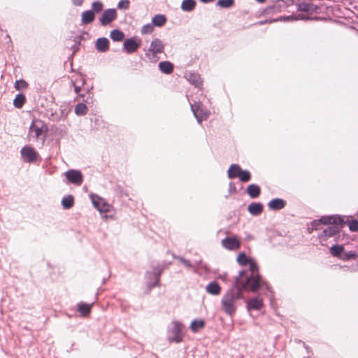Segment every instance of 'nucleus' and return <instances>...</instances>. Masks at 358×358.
<instances>
[{
    "label": "nucleus",
    "mask_w": 358,
    "mask_h": 358,
    "mask_svg": "<svg viewBox=\"0 0 358 358\" xmlns=\"http://www.w3.org/2000/svg\"><path fill=\"white\" fill-rule=\"evenodd\" d=\"M245 289V285H241L236 280L232 287L223 295L221 308L227 315L232 317L235 314L238 301L243 297V291Z\"/></svg>",
    "instance_id": "1"
},
{
    "label": "nucleus",
    "mask_w": 358,
    "mask_h": 358,
    "mask_svg": "<svg viewBox=\"0 0 358 358\" xmlns=\"http://www.w3.org/2000/svg\"><path fill=\"white\" fill-rule=\"evenodd\" d=\"M343 223V220L341 217L337 215L322 216L317 220H314L311 223L312 230L320 229V226L322 224H329V226L323 229L322 234L320 235V238H328L338 234L341 231Z\"/></svg>",
    "instance_id": "2"
},
{
    "label": "nucleus",
    "mask_w": 358,
    "mask_h": 358,
    "mask_svg": "<svg viewBox=\"0 0 358 358\" xmlns=\"http://www.w3.org/2000/svg\"><path fill=\"white\" fill-rule=\"evenodd\" d=\"M248 264H249L251 275L247 278L246 280L241 285H245V288H249L252 292H256L260 287L269 290L268 284L258 273L257 262L251 259Z\"/></svg>",
    "instance_id": "3"
},
{
    "label": "nucleus",
    "mask_w": 358,
    "mask_h": 358,
    "mask_svg": "<svg viewBox=\"0 0 358 358\" xmlns=\"http://www.w3.org/2000/svg\"><path fill=\"white\" fill-rule=\"evenodd\" d=\"M48 130V127L43 121L39 119H34L29 129L28 137L30 139L33 138L34 141L41 139L44 142Z\"/></svg>",
    "instance_id": "4"
},
{
    "label": "nucleus",
    "mask_w": 358,
    "mask_h": 358,
    "mask_svg": "<svg viewBox=\"0 0 358 358\" xmlns=\"http://www.w3.org/2000/svg\"><path fill=\"white\" fill-rule=\"evenodd\" d=\"M228 178L233 179L238 178L241 182H245L250 180V173L247 170H242L238 164H231L227 171Z\"/></svg>",
    "instance_id": "5"
},
{
    "label": "nucleus",
    "mask_w": 358,
    "mask_h": 358,
    "mask_svg": "<svg viewBox=\"0 0 358 358\" xmlns=\"http://www.w3.org/2000/svg\"><path fill=\"white\" fill-rule=\"evenodd\" d=\"M183 325L178 321H173L168 329V338L170 341L180 343L182 340Z\"/></svg>",
    "instance_id": "6"
},
{
    "label": "nucleus",
    "mask_w": 358,
    "mask_h": 358,
    "mask_svg": "<svg viewBox=\"0 0 358 358\" xmlns=\"http://www.w3.org/2000/svg\"><path fill=\"white\" fill-rule=\"evenodd\" d=\"M164 45L159 38H155L150 43V48L145 53L146 57L151 62H157V54L164 52Z\"/></svg>",
    "instance_id": "7"
},
{
    "label": "nucleus",
    "mask_w": 358,
    "mask_h": 358,
    "mask_svg": "<svg viewBox=\"0 0 358 358\" xmlns=\"http://www.w3.org/2000/svg\"><path fill=\"white\" fill-rule=\"evenodd\" d=\"M191 110L192 111L195 118L199 124H201L203 120H206L210 115V111L201 108V102H195L190 104Z\"/></svg>",
    "instance_id": "8"
},
{
    "label": "nucleus",
    "mask_w": 358,
    "mask_h": 358,
    "mask_svg": "<svg viewBox=\"0 0 358 358\" xmlns=\"http://www.w3.org/2000/svg\"><path fill=\"white\" fill-rule=\"evenodd\" d=\"M20 154L23 161L28 163L34 162L39 157L38 152L29 145L23 147L20 150Z\"/></svg>",
    "instance_id": "9"
},
{
    "label": "nucleus",
    "mask_w": 358,
    "mask_h": 358,
    "mask_svg": "<svg viewBox=\"0 0 358 358\" xmlns=\"http://www.w3.org/2000/svg\"><path fill=\"white\" fill-rule=\"evenodd\" d=\"M66 179L69 183L80 185L83 181V176L80 171L70 169L64 173Z\"/></svg>",
    "instance_id": "10"
},
{
    "label": "nucleus",
    "mask_w": 358,
    "mask_h": 358,
    "mask_svg": "<svg viewBox=\"0 0 358 358\" xmlns=\"http://www.w3.org/2000/svg\"><path fill=\"white\" fill-rule=\"evenodd\" d=\"M92 204L99 212L107 213L109 211L110 206L106 201L99 196L91 194L90 195Z\"/></svg>",
    "instance_id": "11"
},
{
    "label": "nucleus",
    "mask_w": 358,
    "mask_h": 358,
    "mask_svg": "<svg viewBox=\"0 0 358 358\" xmlns=\"http://www.w3.org/2000/svg\"><path fill=\"white\" fill-rule=\"evenodd\" d=\"M117 18V12L115 8L105 10L99 18L101 25L106 26Z\"/></svg>",
    "instance_id": "12"
},
{
    "label": "nucleus",
    "mask_w": 358,
    "mask_h": 358,
    "mask_svg": "<svg viewBox=\"0 0 358 358\" xmlns=\"http://www.w3.org/2000/svg\"><path fill=\"white\" fill-rule=\"evenodd\" d=\"M141 41L135 38H127L123 43V50L128 54L135 52L140 47Z\"/></svg>",
    "instance_id": "13"
},
{
    "label": "nucleus",
    "mask_w": 358,
    "mask_h": 358,
    "mask_svg": "<svg viewBox=\"0 0 358 358\" xmlns=\"http://www.w3.org/2000/svg\"><path fill=\"white\" fill-rule=\"evenodd\" d=\"M222 246L229 250H235L240 248V241L236 237H228L222 241Z\"/></svg>",
    "instance_id": "14"
},
{
    "label": "nucleus",
    "mask_w": 358,
    "mask_h": 358,
    "mask_svg": "<svg viewBox=\"0 0 358 358\" xmlns=\"http://www.w3.org/2000/svg\"><path fill=\"white\" fill-rule=\"evenodd\" d=\"M95 47L99 52H105L108 50L109 41L107 38H99L96 43Z\"/></svg>",
    "instance_id": "15"
},
{
    "label": "nucleus",
    "mask_w": 358,
    "mask_h": 358,
    "mask_svg": "<svg viewBox=\"0 0 358 358\" xmlns=\"http://www.w3.org/2000/svg\"><path fill=\"white\" fill-rule=\"evenodd\" d=\"M285 206V201L279 198L273 199L268 203V207L272 210H278Z\"/></svg>",
    "instance_id": "16"
},
{
    "label": "nucleus",
    "mask_w": 358,
    "mask_h": 358,
    "mask_svg": "<svg viewBox=\"0 0 358 358\" xmlns=\"http://www.w3.org/2000/svg\"><path fill=\"white\" fill-rule=\"evenodd\" d=\"M206 291L209 294L217 296L220 294L221 287L217 282L213 281L206 285Z\"/></svg>",
    "instance_id": "17"
},
{
    "label": "nucleus",
    "mask_w": 358,
    "mask_h": 358,
    "mask_svg": "<svg viewBox=\"0 0 358 358\" xmlns=\"http://www.w3.org/2000/svg\"><path fill=\"white\" fill-rule=\"evenodd\" d=\"M248 210L252 215L257 216L262 213L263 205L259 202H253L248 206Z\"/></svg>",
    "instance_id": "18"
},
{
    "label": "nucleus",
    "mask_w": 358,
    "mask_h": 358,
    "mask_svg": "<svg viewBox=\"0 0 358 358\" xmlns=\"http://www.w3.org/2000/svg\"><path fill=\"white\" fill-rule=\"evenodd\" d=\"M262 306V299L259 297L252 298L247 301L248 310H259Z\"/></svg>",
    "instance_id": "19"
},
{
    "label": "nucleus",
    "mask_w": 358,
    "mask_h": 358,
    "mask_svg": "<svg viewBox=\"0 0 358 358\" xmlns=\"http://www.w3.org/2000/svg\"><path fill=\"white\" fill-rule=\"evenodd\" d=\"M95 18L94 12L91 10L83 11L81 14V22L83 24L92 23Z\"/></svg>",
    "instance_id": "20"
},
{
    "label": "nucleus",
    "mask_w": 358,
    "mask_h": 358,
    "mask_svg": "<svg viewBox=\"0 0 358 358\" xmlns=\"http://www.w3.org/2000/svg\"><path fill=\"white\" fill-rule=\"evenodd\" d=\"M162 269H161V268H155V269H154L152 273H147L146 275H147L148 277V275H153V276L155 278V282H150L148 283V287L150 289L159 285V276L162 274Z\"/></svg>",
    "instance_id": "21"
},
{
    "label": "nucleus",
    "mask_w": 358,
    "mask_h": 358,
    "mask_svg": "<svg viewBox=\"0 0 358 358\" xmlns=\"http://www.w3.org/2000/svg\"><path fill=\"white\" fill-rule=\"evenodd\" d=\"M196 5L195 0H183L180 8L184 12H191L194 10Z\"/></svg>",
    "instance_id": "22"
},
{
    "label": "nucleus",
    "mask_w": 358,
    "mask_h": 358,
    "mask_svg": "<svg viewBox=\"0 0 358 358\" xmlns=\"http://www.w3.org/2000/svg\"><path fill=\"white\" fill-rule=\"evenodd\" d=\"M260 187L257 185L251 184L247 187V193L252 199L258 197L260 194Z\"/></svg>",
    "instance_id": "23"
},
{
    "label": "nucleus",
    "mask_w": 358,
    "mask_h": 358,
    "mask_svg": "<svg viewBox=\"0 0 358 358\" xmlns=\"http://www.w3.org/2000/svg\"><path fill=\"white\" fill-rule=\"evenodd\" d=\"M159 70L166 74H170L173 71V65L168 61L161 62L159 64Z\"/></svg>",
    "instance_id": "24"
},
{
    "label": "nucleus",
    "mask_w": 358,
    "mask_h": 358,
    "mask_svg": "<svg viewBox=\"0 0 358 358\" xmlns=\"http://www.w3.org/2000/svg\"><path fill=\"white\" fill-rule=\"evenodd\" d=\"M93 303L87 304L84 303H80L78 304V310L80 315L83 317H87L90 315Z\"/></svg>",
    "instance_id": "25"
},
{
    "label": "nucleus",
    "mask_w": 358,
    "mask_h": 358,
    "mask_svg": "<svg viewBox=\"0 0 358 358\" xmlns=\"http://www.w3.org/2000/svg\"><path fill=\"white\" fill-rule=\"evenodd\" d=\"M166 22V17L164 15H155L152 19L153 26L162 27Z\"/></svg>",
    "instance_id": "26"
},
{
    "label": "nucleus",
    "mask_w": 358,
    "mask_h": 358,
    "mask_svg": "<svg viewBox=\"0 0 358 358\" xmlns=\"http://www.w3.org/2000/svg\"><path fill=\"white\" fill-rule=\"evenodd\" d=\"M188 80L196 87H201L202 85V80L200 76L197 73H192L188 76Z\"/></svg>",
    "instance_id": "27"
},
{
    "label": "nucleus",
    "mask_w": 358,
    "mask_h": 358,
    "mask_svg": "<svg viewBox=\"0 0 358 358\" xmlns=\"http://www.w3.org/2000/svg\"><path fill=\"white\" fill-rule=\"evenodd\" d=\"M205 325L203 320H194L190 324V329L192 332H197L203 329Z\"/></svg>",
    "instance_id": "28"
},
{
    "label": "nucleus",
    "mask_w": 358,
    "mask_h": 358,
    "mask_svg": "<svg viewBox=\"0 0 358 358\" xmlns=\"http://www.w3.org/2000/svg\"><path fill=\"white\" fill-rule=\"evenodd\" d=\"M110 36L113 41L120 42L124 39V34L119 29H114L111 31Z\"/></svg>",
    "instance_id": "29"
},
{
    "label": "nucleus",
    "mask_w": 358,
    "mask_h": 358,
    "mask_svg": "<svg viewBox=\"0 0 358 358\" xmlns=\"http://www.w3.org/2000/svg\"><path fill=\"white\" fill-rule=\"evenodd\" d=\"M74 203V199L72 195H67L64 196L62 199V205L64 209L71 208Z\"/></svg>",
    "instance_id": "30"
},
{
    "label": "nucleus",
    "mask_w": 358,
    "mask_h": 358,
    "mask_svg": "<svg viewBox=\"0 0 358 358\" xmlns=\"http://www.w3.org/2000/svg\"><path fill=\"white\" fill-rule=\"evenodd\" d=\"M25 96L22 94H18L13 100V105L17 108H21L25 103Z\"/></svg>",
    "instance_id": "31"
},
{
    "label": "nucleus",
    "mask_w": 358,
    "mask_h": 358,
    "mask_svg": "<svg viewBox=\"0 0 358 358\" xmlns=\"http://www.w3.org/2000/svg\"><path fill=\"white\" fill-rule=\"evenodd\" d=\"M87 112V107L85 103H79L75 107V113L78 116L85 115Z\"/></svg>",
    "instance_id": "32"
},
{
    "label": "nucleus",
    "mask_w": 358,
    "mask_h": 358,
    "mask_svg": "<svg viewBox=\"0 0 358 358\" xmlns=\"http://www.w3.org/2000/svg\"><path fill=\"white\" fill-rule=\"evenodd\" d=\"M344 248L341 245H334L330 248L331 255L334 257H339L343 253Z\"/></svg>",
    "instance_id": "33"
},
{
    "label": "nucleus",
    "mask_w": 358,
    "mask_h": 358,
    "mask_svg": "<svg viewBox=\"0 0 358 358\" xmlns=\"http://www.w3.org/2000/svg\"><path fill=\"white\" fill-rule=\"evenodd\" d=\"M250 260L244 253H240L237 257V262L241 266L247 265Z\"/></svg>",
    "instance_id": "34"
},
{
    "label": "nucleus",
    "mask_w": 358,
    "mask_h": 358,
    "mask_svg": "<svg viewBox=\"0 0 358 358\" xmlns=\"http://www.w3.org/2000/svg\"><path fill=\"white\" fill-rule=\"evenodd\" d=\"M234 3V0H218L217 6L221 8H229L233 6Z\"/></svg>",
    "instance_id": "35"
},
{
    "label": "nucleus",
    "mask_w": 358,
    "mask_h": 358,
    "mask_svg": "<svg viewBox=\"0 0 358 358\" xmlns=\"http://www.w3.org/2000/svg\"><path fill=\"white\" fill-rule=\"evenodd\" d=\"M103 3L99 1H94L92 3V11L94 13H99L103 9Z\"/></svg>",
    "instance_id": "36"
},
{
    "label": "nucleus",
    "mask_w": 358,
    "mask_h": 358,
    "mask_svg": "<svg viewBox=\"0 0 358 358\" xmlns=\"http://www.w3.org/2000/svg\"><path fill=\"white\" fill-rule=\"evenodd\" d=\"M27 86H28L27 83L25 80H22V79L16 80L15 83V88L17 90H22V89H25V88L27 87Z\"/></svg>",
    "instance_id": "37"
},
{
    "label": "nucleus",
    "mask_w": 358,
    "mask_h": 358,
    "mask_svg": "<svg viewBox=\"0 0 358 358\" xmlns=\"http://www.w3.org/2000/svg\"><path fill=\"white\" fill-rule=\"evenodd\" d=\"M154 29V27L152 23V24H145L141 29V33L143 34H150L151 33Z\"/></svg>",
    "instance_id": "38"
},
{
    "label": "nucleus",
    "mask_w": 358,
    "mask_h": 358,
    "mask_svg": "<svg viewBox=\"0 0 358 358\" xmlns=\"http://www.w3.org/2000/svg\"><path fill=\"white\" fill-rule=\"evenodd\" d=\"M130 2L129 0H121L117 3V8L119 9L127 10L129 8Z\"/></svg>",
    "instance_id": "39"
},
{
    "label": "nucleus",
    "mask_w": 358,
    "mask_h": 358,
    "mask_svg": "<svg viewBox=\"0 0 358 358\" xmlns=\"http://www.w3.org/2000/svg\"><path fill=\"white\" fill-rule=\"evenodd\" d=\"M173 257L175 259H178L187 268H192L194 266L189 260L185 259V258H183L182 257L173 256Z\"/></svg>",
    "instance_id": "40"
},
{
    "label": "nucleus",
    "mask_w": 358,
    "mask_h": 358,
    "mask_svg": "<svg viewBox=\"0 0 358 358\" xmlns=\"http://www.w3.org/2000/svg\"><path fill=\"white\" fill-rule=\"evenodd\" d=\"M350 230L352 231H358V222L352 220L349 224Z\"/></svg>",
    "instance_id": "41"
},
{
    "label": "nucleus",
    "mask_w": 358,
    "mask_h": 358,
    "mask_svg": "<svg viewBox=\"0 0 358 358\" xmlns=\"http://www.w3.org/2000/svg\"><path fill=\"white\" fill-rule=\"evenodd\" d=\"M303 19H304V17H303V15H301V14H299L297 15H292L287 16L286 17L287 20H303Z\"/></svg>",
    "instance_id": "42"
},
{
    "label": "nucleus",
    "mask_w": 358,
    "mask_h": 358,
    "mask_svg": "<svg viewBox=\"0 0 358 358\" xmlns=\"http://www.w3.org/2000/svg\"><path fill=\"white\" fill-rule=\"evenodd\" d=\"M299 9L302 11H308L309 10V5L307 3H301L299 5Z\"/></svg>",
    "instance_id": "43"
},
{
    "label": "nucleus",
    "mask_w": 358,
    "mask_h": 358,
    "mask_svg": "<svg viewBox=\"0 0 358 358\" xmlns=\"http://www.w3.org/2000/svg\"><path fill=\"white\" fill-rule=\"evenodd\" d=\"M85 0H71V3L75 6H81Z\"/></svg>",
    "instance_id": "44"
},
{
    "label": "nucleus",
    "mask_w": 358,
    "mask_h": 358,
    "mask_svg": "<svg viewBox=\"0 0 358 358\" xmlns=\"http://www.w3.org/2000/svg\"><path fill=\"white\" fill-rule=\"evenodd\" d=\"M244 275H245V271H240L239 273H238V276L236 278L234 282L236 281V280H238V282H239V284L242 285L244 282H241V280H240V278L241 277H243Z\"/></svg>",
    "instance_id": "45"
},
{
    "label": "nucleus",
    "mask_w": 358,
    "mask_h": 358,
    "mask_svg": "<svg viewBox=\"0 0 358 358\" xmlns=\"http://www.w3.org/2000/svg\"><path fill=\"white\" fill-rule=\"evenodd\" d=\"M355 255L354 253L350 252L345 255V257L343 258L345 260H348L352 257H354Z\"/></svg>",
    "instance_id": "46"
},
{
    "label": "nucleus",
    "mask_w": 358,
    "mask_h": 358,
    "mask_svg": "<svg viewBox=\"0 0 358 358\" xmlns=\"http://www.w3.org/2000/svg\"><path fill=\"white\" fill-rule=\"evenodd\" d=\"M73 85L74 86L75 92L78 94L80 91L81 85H77L75 83H73Z\"/></svg>",
    "instance_id": "47"
},
{
    "label": "nucleus",
    "mask_w": 358,
    "mask_h": 358,
    "mask_svg": "<svg viewBox=\"0 0 358 358\" xmlns=\"http://www.w3.org/2000/svg\"><path fill=\"white\" fill-rule=\"evenodd\" d=\"M229 191L230 192H236V189L234 183L230 182L229 183Z\"/></svg>",
    "instance_id": "48"
},
{
    "label": "nucleus",
    "mask_w": 358,
    "mask_h": 358,
    "mask_svg": "<svg viewBox=\"0 0 358 358\" xmlns=\"http://www.w3.org/2000/svg\"><path fill=\"white\" fill-rule=\"evenodd\" d=\"M85 83V80L83 78H80V80H76V84H77V85H81V87H82L84 85Z\"/></svg>",
    "instance_id": "49"
},
{
    "label": "nucleus",
    "mask_w": 358,
    "mask_h": 358,
    "mask_svg": "<svg viewBox=\"0 0 358 358\" xmlns=\"http://www.w3.org/2000/svg\"><path fill=\"white\" fill-rule=\"evenodd\" d=\"M256 1L259 3H264L266 0H256Z\"/></svg>",
    "instance_id": "50"
},
{
    "label": "nucleus",
    "mask_w": 358,
    "mask_h": 358,
    "mask_svg": "<svg viewBox=\"0 0 358 358\" xmlns=\"http://www.w3.org/2000/svg\"><path fill=\"white\" fill-rule=\"evenodd\" d=\"M304 358H309V357H304Z\"/></svg>",
    "instance_id": "51"
}]
</instances>
